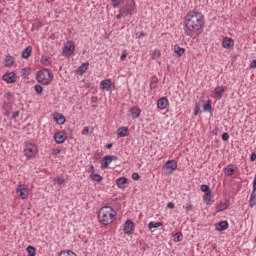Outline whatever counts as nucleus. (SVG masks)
I'll list each match as a JSON object with an SVG mask.
<instances>
[{"label":"nucleus","mask_w":256,"mask_h":256,"mask_svg":"<svg viewBox=\"0 0 256 256\" xmlns=\"http://www.w3.org/2000/svg\"><path fill=\"white\" fill-rule=\"evenodd\" d=\"M106 147H107V149H111L113 147V144L109 143V144H107Z\"/></svg>","instance_id":"5fc2aeb1"},{"label":"nucleus","mask_w":256,"mask_h":256,"mask_svg":"<svg viewBox=\"0 0 256 256\" xmlns=\"http://www.w3.org/2000/svg\"><path fill=\"white\" fill-rule=\"evenodd\" d=\"M200 190L203 192V193H209L211 192V188H209V185L207 184H203L200 186Z\"/></svg>","instance_id":"c9c22d12"},{"label":"nucleus","mask_w":256,"mask_h":256,"mask_svg":"<svg viewBox=\"0 0 256 256\" xmlns=\"http://www.w3.org/2000/svg\"><path fill=\"white\" fill-rule=\"evenodd\" d=\"M167 207L168 209H175V204L173 202H168Z\"/></svg>","instance_id":"37998d69"},{"label":"nucleus","mask_w":256,"mask_h":256,"mask_svg":"<svg viewBox=\"0 0 256 256\" xmlns=\"http://www.w3.org/2000/svg\"><path fill=\"white\" fill-rule=\"evenodd\" d=\"M123 15H126V14L123 13V12H121V13H119V14L116 16V18H117V19H121V17H123Z\"/></svg>","instance_id":"864d4df0"},{"label":"nucleus","mask_w":256,"mask_h":256,"mask_svg":"<svg viewBox=\"0 0 256 256\" xmlns=\"http://www.w3.org/2000/svg\"><path fill=\"white\" fill-rule=\"evenodd\" d=\"M54 119L58 125H63L67 121L65 116H63V114H59V113L54 117Z\"/></svg>","instance_id":"412c9836"},{"label":"nucleus","mask_w":256,"mask_h":256,"mask_svg":"<svg viewBox=\"0 0 256 256\" xmlns=\"http://www.w3.org/2000/svg\"><path fill=\"white\" fill-rule=\"evenodd\" d=\"M256 160V154H255V152L254 153H252L251 155H250V161H255Z\"/></svg>","instance_id":"09e8293b"},{"label":"nucleus","mask_w":256,"mask_h":256,"mask_svg":"<svg viewBox=\"0 0 256 256\" xmlns=\"http://www.w3.org/2000/svg\"><path fill=\"white\" fill-rule=\"evenodd\" d=\"M141 37H145V33H141L140 35H139V38H141Z\"/></svg>","instance_id":"6e6d98bb"},{"label":"nucleus","mask_w":256,"mask_h":256,"mask_svg":"<svg viewBox=\"0 0 256 256\" xmlns=\"http://www.w3.org/2000/svg\"><path fill=\"white\" fill-rule=\"evenodd\" d=\"M17 194L22 199H27V197H29V191L27 190V188L23 187V185L18 186Z\"/></svg>","instance_id":"1a4fd4ad"},{"label":"nucleus","mask_w":256,"mask_h":256,"mask_svg":"<svg viewBox=\"0 0 256 256\" xmlns=\"http://www.w3.org/2000/svg\"><path fill=\"white\" fill-rule=\"evenodd\" d=\"M55 183H57V185H59V187H61V185H65V178L56 177V178H54V184Z\"/></svg>","instance_id":"473e14b6"},{"label":"nucleus","mask_w":256,"mask_h":256,"mask_svg":"<svg viewBox=\"0 0 256 256\" xmlns=\"http://www.w3.org/2000/svg\"><path fill=\"white\" fill-rule=\"evenodd\" d=\"M164 168L170 169L171 171H176L177 170V161H175V160H168L164 164Z\"/></svg>","instance_id":"dca6fc26"},{"label":"nucleus","mask_w":256,"mask_h":256,"mask_svg":"<svg viewBox=\"0 0 256 256\" xmlns=\"http://www.w3.org/2000/svg\"><path fill=\"white\" fill-rule=\"evenodd\" d=\"M21 114V111L17 110L15 111L12 116H11V119H15L16 117H19V115Z\"/></svg>","instance_id":"a19ab883"},{"label":"nucleus","mask_w":256,"mask_h":256,"mask_svg":"<svg viewBox=\"0 0 256 256\" xmlns=\"http://www.w3.org/2000/svg\"><path fill=\"white\" fill-rule=\"evenodd\" d=\"M131 231H133V222L131 221V219H128L123 224V232L125 233V235H129Z\"/></svg>","instance_id":"9d476101"},{"label":"nucleus","mask_w":256,"mask_h":256,"mask_svg":"<svg viewBox=\"0 0 256 256\" xmlns=\"http://www.w3.org/2000/svg\"><path fill=\"white\" fill-rule=\"evenodd\" d=\"M120 59H127V53L126 52H123L120 56Z\"/></svg>","instance_id":"3c124183"},{"label":"nucleus","mask_w":256,"mask_h":256,"mask_svg":"<svg viewBox=\"0 0 256 256\" xmlns=\"http://www.w3.org/2000/svg\"><path fill=\"white\" fill-rule=\"evenodd\" d=\"M44 65H49V58H44L43 60Z\"/></svg>","instance_id":"603ef678"},{"label":"nucleus","mask_w":256,"mask_h":256,"mask_svg":"<svg viewBox=\"0 0 256 256\" xmlns=\"http://www.w3.org/2000/svg\"><path fill=\"white\" fill-rule=\"evenodd\" d=\"M211 109H212V106H211V103H210V102H208V103H206L205 105H203V110H204V111L210 112Z\"/></svg>","instance_id":"e433bc0d"},{"label":"nucleus","mask_w":256,"mask_h":256,"mask_svg":"<svg viewBox=\"0 0 256 256\" xmlns=\"http://www.w3.org/2000/svg\"><path fill=\"white\" fill-rule=\"evenodd\" d=\"M34 89H35V92H36L39 96L43 95V86H41V85H39V84H36V85L34 86Z\"/></svg>","instance_id":"72a5a7b5"},{"label":"nucleus","mask_w":256,"mask_h":256,"mask_svg":"<svg viewBox=\"0 0 256 256\" xmlns=\"http://www.w3.org/2000/svg\"><path fill=\"white\" fill-rule=\"evenodd\" d=\"M161 222H149L148 229H159L161 227Z\"/></svg>","instance_id":"c756f323"},{"label":"nucleus","mask_w":256,"mask_h":256,"mask_svg":"<svg viewBox=\"0 0 256 256\" xmlns=\"http://www.w3.org/2000/svg\"><path fill=\"white\" fill-rule=\"evenodd\" d=\"M87 69H89V62H85L81 66L78 67V69H77L78 75H84L86 73Z\"/></svg>","instance_id":"aec40b11"},{"label":"nucleus","mask_w":256,"mask_h":256,"mask_svg":"<svg viewBox=\"0 0 256 256\" xmlns=\"http://www.w3.org/2000/svg\"><path fill=\"white\" fill-rule=\"evenodd\" d=\"M181 237H183V234L181 232H177L176 234H174V243H179L181 242Z\"/></svg>","instance_id":"f704fd0d"},{"label":"nucleus","mask_w":256,"mask_h":256,"mask_svg":"<svg viewBox=\"0 0 256 256\" xmlns=\"http://www.w3.org/2000/svg\"><path fill=\"white\" fill-rule=\"evenodd\" d=\"M112 7H119L121 5V0H111Z\"/></svg>","instance_id":"4c0bfd02"},{"label":"nucleus","mask_w":256,"mask_h":256,"mask_svg":"<svg viewBox=\"0 0 256 256\" xmlns=\"http://www.w3.org/2000/svg\"><path fill=\"white\" fill-rule=\"evenodd\" d=\"M224 173L225 175H228V177H231L233 173H235V168H233V165L230 164L224 169Z\"/></svg>","instance_id":"bb28decb"},{"label":"nucleus","mask_w":256,"mask_h":256,"mask_svg":"<svg viewBox=\"0 0 256 256\" xmlns=\"http://www.w3.org/2000/svg\"><path fill=\"white\" fill-rule=\"evenodd\" d=\"M115 210L111 206H104L99 210L98 219L102 225H111L115 221Z\"/></svg>","instance_id":"f03ea898"},{"label":"nucleus","mask_w":256,"mask_h":256,"mask_svg":"<svg viewBox=\"0 0 256 256\" xmlns=\"http://www.w3.org/2000/svg\"><path fill=\"white\" fill-rule=\"evenodd\" d=\"M255 243H256V238L254 239Z\"/></svg>","instance_id":"13d9d810"},{"label":"nucleus","mask_w":256,"mask_h":256,"mask_svg":"<svg viewBox=\"0 0 256 256\" xmlns=\"http://www.w3.org/2000/svg\"><path fill=\"white\" fill-rule=\"evenodd\" d=\"M194 115H199V105H196L194 108Z\"/></svg>","instance_id":"49530a36"},{"label":"nucleus","mask_w":256,"mask_h":256,"mask_svg":"<svg viewBox=\"0 0 256 256\" xmlns=\"http://www.w3.org/2000/svg\"><path fill=\"white\" fill-rule=\"evenodd\" d=\"M24 155L28 159H31V157H33V155H34V153H33V144H28L26 146V148L24 149Z\"/></svg>","instance_id":"a211bd4d"},{"label":"nucleus","mask_w":256,"mask_h":256,"mask_svg":"<svg viewBox=\"0 0 256 256\" xmlns=\"http://www.w3.org/2000/svg\"><path fill=\"white\" fill-rule=\"evenodd\" d=\"M118 160L119 158L117 156H113V155L105 156L101 162V169H107L110 163H113V161H118Z\"/></svg>","instance_id":"39448f33"},{"label":"nucleus","mask_w":256,"mask_h":256,"mask_svg":"<svg viewBox=\"0 0 256 256\" xmlns=\"http://www.w3.org/2000/svg\"><path fill=\"white\" fill-rule=\"evenodd\" d=\"M214 93L218 99H221V97H223V93H225V88L223 86L216 87Z\"/></svg>","instance_id":"4be33fe9"},{"label":"nucleus","mask_w":256,"mask_h":256,"mask_svg":"<svg viewBox=\"0 0 256 256\" xmlns=\"http://www.w3.org/2000/svg\"><path fill=\"white\" fill-rule=\"evenodd\" d=\"M222 139H223V141H229V133L224 132V133L222 134Z\"/></svg>","instance_id":"ea45409f"},{"label":"nucleus","mask_w":256,"mask_h":256,"mask_svg":"<svg viewBox=\"0 0 256 256\" xmlns=\"http://www.w3.org/2000/svg\"><path fill=\"white\" fill-rule=\"evenodd\" d=\"M75 53V44L73 42H68L63 48V55L69 56Z\"/></svg>","instance_id":"423d86ee"},{"label":"nucleus","mask_w":256,"mask_h":256,"mask_svg":"<svg viewBox=\"0 0 256 256\" xmlns=\"http://www.w3.org/2000/svg\"><path fill=\"white\" fill-rule=\"evenodd\" d=\"M256 67V60H253L251 63H250V69H255Z\"/></svg>","instance_id":"a18cd8bd"},{"label":"nucleus","mask_w":256,"mask_h":256,"mask_svg":"<svg viewBox=\"0 0 256 256\" xmlns=\"http://www.w3.org/2000/svg\"><path fill=\"white\" fill-rule=\"evenodd\" d=\"M52 155H61V149H54Z\"/></svg>","instance_id":"79ce46f5"},{"label":"nucleus","mask_w":256,"mask_h":256,"mask_svg":"<svg viewBox=\"0 0 256 256\" xmlns=\"http://www.w3.org/2000/svg\"><path fill=\"white\" fill-rule=\"evenodd\" d=\"M130 116L132 117V119H139V117L141 116V109L137 107H132L130 109Z\"/></svg>","instance_id":"f3484780"},{"label":"nucleus","mask_w":256,"mask_h":256,"mask_svg":"<svg viewBox=\"0 0 256 256\" xmlns=\"http://www.w3.org/2000/svg\"><path fill=\"white\" fill-rule=\"evenodd\" d=\"M215 229L216 231H226V229H229V222L227 221L218 222L215 225Z\"/></svg>","instance_id":"ddd939ff"},{"label":"nucleus","mask_w":256,"mask_h":256,"mask_svg":"<svg viewBox=\"0 0 256 256\" xmlns=\"http://www.w3.org/2000/svg\"><path fill=\"white\" fill-rule=\"evenodd\" d=\"M84 131H85L86 133H89V128L85 127V128H84Z\"/></svg>","instance_id":"4d7b16f0"},{"label":"nucleus","mask_w":256,"mask_h":256,"mask_svg":"<svg viewBox=\"0 0 256 256\" xmlns=\"http://www.w3.org/2000/svg\"><path fill=\"white\" fill-rule=\"evenodd\" d=\"M13 63H15V58L11 55L6 56L4 63L5 67H11Z\"/></svg>","instance_id":"b1692460"},{"label":"nucleus","mask_w":256,"mask_h":256,"mask_svg":"<svg viewBox=\"0 0 256 256\" xmlns=\"http://www.w3.org/2000/svg\"><path fill=\"white\" fill-rule=\"evenodd\" d=\"M100 87L101 89H104L106 91H111V87H113V83H111V80L105 79L101 81Z\"/></svg>","instance_id":"4468645a"},{"label":"nucleus","mask_w":256,"mask_h":256,"mask_svg":"<svg viewBox=\"0 0 256 256\" xmlns=\"http://www.w3.org/2000/svg\"><path fill=\"white\" fill-rule=\"evenodd\" d=\"M66 140H67V135L65 134V132L60 131L54 135V141L58 145L65 143Z\"/></svg>","instance_id":"0eeeda50"},{"label":"nucleus","mask_w":256,"mask_h":256,"mask_svg":"<svg viewBox=\"0 0 256 256\" xmlns=\"http://www.w3.org/2000/svg\"><path fill=\"white\" fill-rule=\"evenodd\" d=\"M135 0H127L125 6L120 9V13H125L126 15H135Z\"/></svg>","instance_id":"20e7f679"},{"label":"nucleus","mask_w":256,"mask_h":256,"mask_svg":"<svg viewBox=\"0 0 256 256\" xmlns=\"http://www.w3.org/2000/svg\"><path fill=\"white\" fill-rule=\"evenodd\" d=\"M174 53H176L177 57H181V55L185 53V48H181L179 45H174Z\"/></svg>","instance_id":"c85d7f7f"},{"label":"nucleus","mask_w":256,"mask_h":256,"mask_svg":"<svg viewBox=\"0 0 256 256\" xmlns=\"http://www.w3.org/2000/svg\"><path fill=\"white\" fill-rule=\"evenodd\" d=\"M89 173L91 174L95 173V167L93 165L89 167Z\"/></svg>","instance_id":"8fccbe9b"},{"label":"nucleus","mask_w":256,"mask_h":256,"mask_svg":"<svg viewBox=\"0 0 256 256\" xmlns=\"http://www.w3.org/2000/svg\"><path fill=\"white\" fill-rule=\"evenodd\" d=\"M128 131L129 129L127 127L122 126L117 130V135L118 137H127Z\"/></svg>","instance_id":"5701e85b"},{"label":"nucleus","mask_w":256,"mask_h":256,"mask_svg":"<svg viewBox=\"0 0 256 256\" xmlns=\"http://www.w3.org/2000/svg\"><path fill=\"white\" fill-rule=\"evenodd\" d=\"M127 183H129V179L125 177H121L116 180V185L119 189H125V187H127Z\"/></svg>","instance_id":"f8f14e48"},{"label":"nucleus","mask_w":256,"mask_h":256,"mask_svg":"<svg viewBox=\"0 0 256 256\" xmlns=\"http://www.w3.org/2000/svg\"><path fill=\"white\" fill-rule=\"evenodd\" d=\"M36 79L38 83H40L41 85H50L53 79V75H51L49 69L45 68L43 70L38 71Z\"/></svg>","instance_id":"7ed1b4c3"},{"label":"nucleus","mask_w":256,"mask_h":256,"mask_svg":"<svg viewBox=\"0 0 256 256\" xmlns=\"http://www.w3.org/2000/svg\"><path fill=\"white\" fill-rule=\"evenodd\" d=\"M90 179L92 181H95L96 183H101V181H103V176H101L97 173H92V174H90Z\"/></svg>","instance_id":"393cba45"},{"label":"nucleus","mask_w":256,"mask_h":256,"mask_svg":"<svg viewBox=\"0 0 256 256\" xmlns=\"http://www.w3.org/2000/svg\"><path fill=\"white\" fill-rule=\"evenodd\" d=\"M139 173H137V172H133L132 173V179L134 180V181H139Z\"/></svg>","instance_id":"58836bf2"},{"label":"nucleus","mask_w":256,"mask_h":256,"mask_svg":"<svg viewBox=\"0 0 256 256\" xmlns=\"http://www.w3.org/2000/svg\"><path fill=\"white\" fill-rule=\"evenodd\" d=\"M26 251L28 253V256H35L36 255V250H35V247H33V246H28L26 248Z\"/></svg>","instance_id":"2f4dec72"},{"label":"nucleus","mask_w":256,"mask_h":256,"mask_svg":"<svg viewBox=\"0 0 256 256\" xmlns=\"http://www.w3.org/2000/svg\"><path fill=\"white\" fill-rule=\"evenodd\" d=\"M169 105V100L166 97L160 98L157 102L158 109H167Z\"/></svg>","instance_id":"2eb2a0df"},{"label":"nucleus","mask_w":256,"mask_h":256,"mask_svg":"<svg viewBox=\"0 0 256 256\" xmlns=\"http://www.w3.org/2000/svg\"><path fill=\"white\" fill-rule=\"evenodd\" d=\"M234 45L235 41H233V39L229 37L224 38L222 42V46L224 47V49H233Z\"/></svg>","instance_id":"9b49d317"},{"label":"nucleus","mask_w":256,"mask_h":256,"mask_svg":"<svg viewBox=\"0 0 256 256\" xmlns=\"http://www.w3.org/2000/svg\"><path fill=\"white\" fill-rule=\"evenodd\" d=\"M2 78L6 83H15L17 81V74L15 72H9L4 74Z\"/></svg>","instance_id":"6e6552de"},{"label":"nucleus","mask_w":256,"mask_h":256,"mask_svg":"<svg viewBox=\"0 0 256 256\" xmlns=\"http://www.w3.org/2000/svg\"><path fill=\"white\" fill-rule=\"evenodd\" d=\"M32 51H33V47H31V46L26 47V48L22 51V53H21L22 59H29V57H31Z\"/></svg>","instance_id":"6ab92c4d"},{"label":"nucleus","mask_w":256,"mask_h":256,"mask_svg":"<svg viewBox=\"0 0 256 256\" xmlns=\"http://www.w3.org/2000/svg\"><path fill=\"white\" fill-rule=\"evenodd\" d=\"M225 209H229V204H227L226 202H221V203L217 206V210H218V211H225Z\"/></svg>","instance_id":"7c9ffc66"},{"label":"nucleus","mask_w":256,"mask_h":256,"mask_svg":"<svg viewBox=\"0 0 256 256\" xmlns=\"http://www.w3.org/2000/svg\"><path fill=\"white\" fill-rule=\"evenodd\" d=\"M213 198V193L210 191V192H206L203 196V199H204V203L206 205H209V203H211V199Z\"/></svg>","instance_id":"a878e982"},{"label":"nucleus","mask_w":256,"mask_h":256,"mask_svg":"<svg viewBox=\"0 0 256 256\" xmlns=\"http://www.w3.org/2000/svg\"><path fill=\"white\" fill-rule=\"evenodd\" d=\"M255 199H256V188H254V190H252V193L250 195V199H249L250 207H255Z\"/></svg>","instance_id":"cd10ccee"},{"label":"nucleus","mask_w":256,"mask_h":256,"mask_svg":"<svg viewBox=\"0 0 256 256\" xmlns=\"http://www.w3.org/2000/svg\"><path fill=\"white\" fill-rule=\"evenodd\" d=\"M193 209V206L191 204H186V212L189 213Z\"/></svg>","instance_id":"c03bdc74"},{"label":"nucleus","mask_w":256,"mask_h":256,"mask_svg":"<svg viewBox=\"0 0 256 256\" xmlns=\"http://www.w3.org/2000/svg\"><path fill=\"white\" fill-rule=\"evenodd\" d=\"M159 55H160L159 52L154 51V52L152 53V59H155V57H159Z\"/></svg>","instance_id":"de8ad7c7"},{"label":"nucleus","mask_w":256,"mask_h":256,"mask_svg":"<svg viewBox=\"0 0 256 256\" xmlns=\"http://www.w3.org/2000/svg\"><path fill=\"white\" fill-rule=\"evenodd\" d=\"M203 14L191 11L184 17V33L187 37H193L203 29Z\"/></svg>","instance_id":"f257e3e1"}]
</instances>
